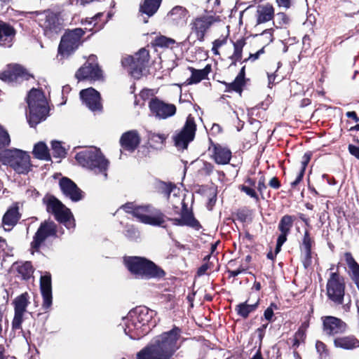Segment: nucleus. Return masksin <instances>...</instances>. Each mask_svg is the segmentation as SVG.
Here are the masks:
<instances>
[{"label": "nucleus", "instance_id": "nucleus-1", "mask_svg": "<svg viewBox=\"0 0 359 359\" xmlns=\"http://www.w3.org/2000/svg\"><path fill=\"white\" fill-rule=\"evenodd\" d=\"M154 311L146 306H138L129 311L125 322L124 332L131 339H140L148 332V323L151 320Z\"/></svg>", "mask_w": 359, "mask_h": 359}, {"label": "nucleus", "instance_id": "nucleus-2", "mask_svg": "<svg viewBox=\"0 0 359 359\" xmlns=\"http://www.w3.org/2000/svg\"><path fill=\"white\" fill-rule=\"evenodd\" d=\"M75 158L83 167L91 170L96 175H100L102 180L107 179L109 161L99 149L90 147L84 149L77 153Z\"/></svg>", "mask_w": 359, "mask_h": 359}, {"label": "nucleus", "instance_id": "nucleus-3", "mask_svg": "<svg viewBox=\"0 0 359 359\" xmlns=\"http://www.w3.org/2000/svg\"><path fill=\"white\" fill-rule=\"evenodd\" d=\"M27 119L30 126L34 127L46 119L48 112L47 100L41 90L32 88L27 96Z\"/></svg>", "mask_w": 359, "mask_h": 359}, {"label": "nucleus", "instance_id": "nucleus-4", "mask_svg": "<svg viewBox=\"0 0 359 359\" xmlns=\"http://www.w3.org/2000/svg\"><path fill=\"white\" fill-rule=\"evenodd\" d=\"M128 269L137 278L162 277L164 271L154 262L141 257H129L124 259Z\"/></svg>", "mask_w": 359, "mask_h": 359}, {"label": "nucleus", "instance_id": "nucleus-5", "mask_svg": "<svg viewBox=\"0 0 359 359\" xmlns=\"http://www.w3.org/2000/svg\"><path fill=\"white\" fill-rule=\"evenodd\" d=\"M0 163L9 165L18 174H27L31 170L29 155L17 149L0 152Z\"/></svg>", "mask_w": 359, "mask_h": 359}, {"label": "nucleus", "instance_id": "nucleus-6", "mask_svg": "<svg viewBox=\"0 0 359 359\" xmlns=\"http://www.w3.org/2000/svg\"><path fill=\"white\" fill-rule=\"evenodd\" d=\"M43 202L46 205L47 212L52 213L58 222L64 224L67 229L74 226V220L70 210L57 198L53 196H46Z\"/></svg>", "mask_w": 359, "mask_h": 359}, {"label": "nucleus", "instance_id": "nucleus-7", "mask_svg": "<svg viewBox=\"0 0 359 359\" xmlns=\"http://www.w3.org/2000/svg\"><path fill=\"white\" fill-rule=\"evenodd\" d=\"M181 330L174 327L171 330L156 337L153 341L170 359L180 347Z\"/></svg>", "mask_w": 359, "mask_h": 359}, {"label": "nucleus", "instance_id": "nucleus-8", "mask_svg": "<svg viewBox=\"0 0 359 359\" xmlns=\"http://www.w3.org/2000/svg\"><path fill=\"white\" fill-rule=\"evenodd\" d=\"M85 32L81 28L69 29L61 38L58 47V55L67 57L81 45Z\"/></svg>", "mask_w": 359, "mask_h": 359}, {"label": "nucleus", "instance_id": "nucleus-9", "mask_svg": "<svg viewBox=\"0 0 359 359\" xmlns=\"http://www.w3.org/2000/svg\"><path fill=\"white\" fill-rule=\"evenodd\" d=\"M149 60V51L141 48L133 56H127L122 60V65L128 68L130 74L135 79H140L146 69Z\"/></svg>", "mask_w": 359, "mask_h": 359}, {"label": "nucleus", "instance_id": "nucleus-10", "mask_svg": "<svg viewBox=\"0 0 359 359\" xmlns=\"http://www.w3.org/2000/svg\"><path fill=\"white\" fill-rule=\"evenodd\" d=\"M133 216L147 224L162 226L165 223L164 215L151 205L137 206Z\"/></svg>", "mask_w": 359, "mask_h": 359}, {"label": "nucleus", "instance_id": "nucleus-11", "mask_svg": "<svg viewBox=\"0 0 359 359\" xmlns=\"http://www.w3.org/2000/svg\"><path fill=\"white\" fill-rule=\"evenodd\" d=\"M327 295L329 299L336 304L343 303L345 294V283L342 277L337 273L333 272L327 280Z\"/></svg>", "mask_w": 359, "mask_h": 359}, {"label": "nucleus", "instance_id": "nucleus-12", "mask_svg": "<svg viewBox=\"0 0 359 359\" xmlns=\"http://www.w3.org/2000/svg\"><path fill=\"white\" fill-rule=\"evenodd\" d=\"M196 125L194 117L189 115L182 129L173 136L175 146L178 149H185L195 136Z\"/></svg>", "mask_w": 359, "mask_h": 359}, {"label": "nucleus", "instance_id": "nucleus-13", "mask_svg": "<svg viewBox=\"0 0 359 359\" xmlns=\"http://www.w3.org/2000/svg\"><path fill=\"white\" fill-rule=\"evenodd\" d=\"M215 22L212 15H203L194 18L189 24L190 36L194 34L197 40L203 41L206 32Z\"/></svg>", "mask_w": 359, "mask_h": 359}, {"label": "nucleus", "instance_id": "nucleus-14", "mask_svg": "<svg viewBox=\"0 0 359 359\" xmlns=\"http://www.w3.org/2000/svg\"><path fill=\"white\" fill-rule=\"evenodd\" d=\"M37 20L46 32L57 33L61 29V20L59 14L52 11L46 10L36 12Z\"/></svg>", "mask_w": 359, "mask_h": 359}, {"label": "nucleus", "instance_id": "nucleus-15", "mask_svg": "<svg viewBox=\"0 0 359 359\" xmlns=\"http://www.w3.org/2000/svg\"><path fill=\"white\" fill-rule=\"evenodd\" d=\"M14 306V317L12 321V328L14 330H20L23 322V316L29 304V297L27 292L18 296L13 302Z\"/></svg>", "mask_w": 359, "mask_h": 359}, {"label": "nucleus", "instance_id": "nucleus-16", "mask_svg": "<svg viewBox=\"0 0 359 359\" xmlns=\"http://www.w3.org/2000/svg\"><path fill=\"white\" fill-rule=\"evenodd\" d=\"M32 76L22 66L14 65L8 66L7 69L2 72L0 79L8 83H19L28 80Z\"/></svg>", "mask_w": 359, "mask_h": 359}, {"label": "nucleus", "instance_id": "nucleus-17", "mask_svg": "<svg viewBox=\"0 0 359 359\" xmlns=\"http://www.w3.org/2000/svg\"><path fill=\"white\" fill-rule=\"evenodd\" d=\"M149 107L151 113L159 119H166L174 116L177 110L175 104L166 103L158 98L151 99Z\"/></svg>", "mask_w": 359, "mask_h": 359}, {"label": "nucleus", "instance_id": "nucleus-18", "mask_svg": "<svg viewBox=\"0 0 359 359\" xmlns=\"http://www.w3.org/2000/svg\"><path fill=\"white\" fill-rule=\"evenodd\" d=\"M102 76V71L98 65L95 62L94 56H91L76 73V77L79 80L90 79L97 81L101 79Z\"/></svg>", "mask_w": 359, "mask_h": 359}, {"label": "nucleus", "instance_id": "nucleus-19", "mask_svg": "<svg viewBox=\"0 0 359 359\" xmlns=\"http://www.w3.org/2000/svg\"><path fill=\"white\" fill-rule=\"evenodd\" d=\"M56 234V226L53 222H44L37 230L31 243L32 248L38 250L46 239Z\"/></svg>", "mask_w": 359, "mask_h": 359}, {"label": "nucleus", "instance_id": "nucleus-20", "mask_svg": "<svg viewBox=\"0 0 359 359\" xmlns=\"http://www.w3.org/2000/svg\"><path fill=\"white\" fill-rule=\"evenodd\" d=\"M322 320L323 332L328 336L341 334L348 328L346 323L337 317L325 316Z\"/></svg>", "mask_w": 359, "mask_h": 359}, {"label": "nucleus", "instance_id": "nucleus-21", "mask_svg": "<svg viewBox=\"0 0 359 359\" xmlns=\"http://www.w3.org/2000/svg\"><path fill=\"white\" fill-rule=\"evenodd\" d=\"M83 103L92 111H100L102 109L101 97L98 91L93 88L83 89L80 92Z\"/></svg>", "mask_w": 359, "mask_h": 359}, {"label": "nucleus", "instance_id": "nucleus-22", "mask_svg": "<svg viewBox=\"0 0 359 359\" xmlns=\"http://www.w3.org/2000/svg\"><path fill=\"white\" fill-rule=\"evenodd\" d=\"M60 187L63 194L72 201L77 202L82 199V191L70 179L62 178L60 181Z\"/></svg>", "mask_w": 359, "mask_h": 359}, {"label": "nucleus", "instance_id": "nucleus-23", "mask_svg": "<svg viewBox=\"0 0 359 359\" xmlns=\"http://www.w3.org/2000/svg\"><path fill=\"white\" fill-rule=\"evenodd\" d=\"M40 290L43 297V308L49 309L52 305V285L51 276L50 273L46 272L40 278Z\"/></svg>", "mask_w": 359, "mask_h": 359}, {"label": "nucleus", "instance_id": "nucleus-24", "mask_svg": "<svg viewBox=\"0 0 359 359\" xmlns=\"http://www.w3.org/2000/svg\"><path fill=\"white\" fill-rule=\"evenodd\" d=\"M140 143V137L137 130H129L124 133L120 144L123 149L130 152L134 151Z\"/></svg>", "mask_w": 359, "mask_h": 359}, {"label": "nucleus", "instance_id": "nucleus-25", "mask_svg": "<svg viewBox=\"0 0 359 359\" xmlns=\"http://www.w3.org/2000/svg\"><path fill=\"white\" fill-rule=\"evenodd\" d=\"M161 1L162 0H144L140 7V20L144 23H147L148 18L157 12Z\"/></svg>", "mask_w": 359, "mask_h": 359}, {"label": "nucleus", "instance_id": "nucleus-26", "mask_svg": "<svg viewBox=\"0 0 359 359\" xmlns=\"http://www.w3.org/2000/svg\"><path fill=\"white\" fill-rule=\"evenodd\" d=\"M137 359H169L152 341L137 354Z\"/></svg>", "mask_w": 359, "mask_h": 359}, {"label": "nucleus", "instance_id": "nucleus-27", "mask_svg": "<svg viewBox=\"0 0 359 359\" xmlns=\"http://www.w3.org/2000/svg\"><path fill=\"white\" fill-rule=\"evenodd\" d=\"M274 17V8L269 3L259 5L257 7V24H262L271 20Z\"/></svg>", "mask_w": 359, "mask_h": 359}, {"label": "nucleus", "instance_id": "nucleus-28", "mask_svg": "<svg viewBox=\"0 0 359 359\" xmlns=\"http://www.w3.org/2000/svg\"><path fill=\"white\" fill-rule=\"evenodd\" d=\"M20 219L18 208L16 205L11 207L4 214L2 219L3 226L5 230H11Z\"/></svg>", "mask_w": 359, "mask_h": 359}, {"label": "nucleus", "instance_id": "nucleus-29", "mask_svg": "<svg viewBox=\"0 0 359 359\" xmlns=\"http://www.w3.org/2000/svg\"><path fill=\"white\" fill-rule=\"evenodd\" d=\"M334 346L346 350H351L359 347V340L354 335L337 337L334 339Z\"/></svg>", "mask_w": 359, "mask_h": 359}, {"label": "nucleus", "instance_id": "nucleus-30", "mask_svg": "<svg viewBox=\"0 0 359 359\" xmlns=\"http://www.w3.org/2000/svg\"><path fill=\"white\" fill-rule=\"evenodd\" d=\"M14 35L15 31L12 27L0 22V46H11Z\"/></svg>", "mask_w": 359, "mask_h": 359}, {"label": "nucleus", "instance_id": "nucleus-31", "mask_svg": "<svg viewBox=\"0 0 359 359\" xmlns=\"http://www.w3.org/2000/svg\"><path fill=\"white\" fill-rule=\"evenodd\" d=\"M188 11L180 6H175L168 14V19L177 25L184 23Z\"/></svg>", "mask_w": 359, "mask_h": 359}, {"label": "nucleus", "instance_id": "nucleus-32", "mask_svg": "<svg viewBox=\"0 0 359 359\" xmlns=\"http://www.w3.org/2000/svg\"><path fill=\"white\" fill-rule=\"evenodd\" d=\"M213 158L217 164H228L231 158V151L226 147L217 145L214 147Z\"/></svg>", "mask_w": 359, "mask_h": 359}, {"label": "nucleus", "instance_id": "nucleus-33", "mask_svg": "<svg viewBox=\"0 0 359 359\" xmlns=\"http://www.w3.org/2000/svg\"><path fill=\"white\" fill-rule=\"evenodd\" d=\"M346 264L351 271V278L359 290V265L350 252L344 254Z\"/></svg>", "mask_w": 359, "mask_h": 359}, {"label": "nucleus", "instance_id": "nucleus-34", "mask_svg": "<svg viewBox=\"0 0 359 359\" xmlns=\"http://www.w3.org/2000/svg\"><path fill=\"white\" fill-rule=\"evenodd\" d=\"M245 83L244 81V70L243 68L241 71V72L236 77L234 81L231 83H225L226 85V91L231 92L235 91L238 93L240 95L242 92L243 86Z\"/></svg>", "mask_w": 359, "mask_h": 359}, {"label": "nucleus", "instance_id": "nucleus-35", "mask_svg": "<svg viewBox=\"0 0 359 359\" xmlns=\"http://www.w3.org/2000/svg\"><path fill=\"white\" fill-rule=\"evenodd\" d=\"M189 69L191 72V76L187 79L188 84L198 83L203 79H205L209 74L208 67L203 69H196L194 67H189Z\"/></svg>", "mask_w": 359, "mask_h": 359}, {"label": "nucleus", "instance_id": "nucleus-36", "mask_svg": "<svg viewBox=\"0 0 359 359\" xmlns=\"http://www.w3.org/2000/svg\"><path fill=\"white\" fill-rule=\"evenodd\" d=\"M34 156L39 159L50 161V155L46 144L43 142L36 143L33 149Z\"/></svg>", "mask_w": 359, "mask_h": 359}, {"label": "nucleus", "instance_id": "nucleus-37", "mask_svg": "<svg viewBox=\"0 0 359 359\" xmlns=\"http://www.w3.org/2000/svg\"><path fill=\"white\" fill-rule=\"evenodd\" d=\"M17 271L22 279L27 280L32 277L34 269L31 262H25L18 264Z\"/></svg>", "mask_w": 359, "mask_h": 359}, {"label": "nucleus", "instance_id": "nucleus-38", "mask_svg": "<svg viewBox=\"0 0 359 359\" xmlns=\"http://www.w3.org/2000/svg\"><path fill=\"white\" fill-rule=\"evenodd\" d=\"M259 304V301L252 304H249L246 302L241 303L236 306V311L238 314L243 318H247L250 313L255 311Z\"/></svg>", "mask_w": 359, "mask_h": 359}, {"label": "nucleus", "instance_id": "nucleus-39", "mask_svg": "<svg viewBox=\"0 0 359 359\" xmlns=\"http://www.w3.org/2000/svg\"><path fill=\"white\" fill-rule=\"evenodd\" d=\"M245 43L243 39L237 40L233 43L234 52L233 54L230 57L231 60V65H236L237 61H239L242 58V51Z\"/></svg>", "mask_w": 359, "mask_h": 359}, {"label": "nucleus", "instance_id": "nucleus-40", "mask_svg": "<svg viewBox=\"0 0 359 359\" xmlns=\"http://www.w3.org/2000/svg\"><path fill=\"white\" fill-rule=\"evenodd\" d=\"M294 221V217L291 215H284L278 224V229L281 233H289L291 228L293 226V222Z\"/></svg>", "mask_w": 359, "mask_h": 359}, {"label": "nucleus", "instance_id": "nucleus-41", "mask_svg": "<svg viewBox=\"0 0 359 359\" xmlns=\"http://www.w3.org/2000/svg\"><path fill=\"white\" fill-rule=\"evenodd\" d=\"M174 224L181 226L187 225L192 227H196L198 226V222L191 214L186 212L182 215L181 218L175 219Z\"/></svg>", "mask_w": 359, "mask_h": 359}, {"label": "nucleus", "instance_id": "nucleus-42", "mask_svg": "<svg viewBox=\"0 0 359 359\" xmlns=\"http://www.w3.org/2000/svg\"><path fill=\"white\" fill-rule=\"evenodd\" d=\"M51 147L53 154L56 158H64L66 155L65 149L62 146V142L59 141H52Z\"/></svg>", "mask_w": 359, "mask_h": 359}, {"label": "nucleus", "instance_id": "nucleus-43", "mask_svg": "<svg viewBox=\"0 0 359 359\" xmlns=\"http://www.w3.org/2000/svg\"><path fill=\"white\" fill-rule=\"evenodd\" d=\"M162 189L165 196L167 197L168 200H170L172 193H173V197L177 198V193L176 191L179 192V190L177 189L174 184H163Z\"/></svg>", "mask_w": 359, "mask_h": 359}, {"label": "nucleus", "instance_id": "nucleus-44", "mask_svg": "<svg viewBox=\"0 0 359 359\" xmlns=\"http://www.w3.org/2000/svg\"><path fill=\"white\" fill-rule=\"evenodd\" d=\"M166 138L167 135L164 134L155 133L151 132H149L148 133L149 140L154 143L163 144L164 142H165Z\"/></svg>", "mask_w": 359, "mask_h": 359}, {"label": "nucleus", "instance_id": "nucleus-45", "mask_svg": "<svg viewBox=\"0 0 359 359\" xmlns=\"http://www.w3.org/2000/svg\"><path fill=\"white\" fill-rule=\"evenodd\" d=\"M316 351L319 353L321 359L326 358L328 355V350L326 345L321 341H317L316 343Z\"/></svg>", "mask_w": 359, "mask_h": 359}, {"label": "nucleus", "instance_id": "nucleus-46", "mask_svg": "<svg viewBox=\"0 0 359 359\" xmlns=\"http://www.w3.org/2000/svg\"><path fill=\"white\" fill-rule=\"evenodd\" d=\"M10 142L8 133L0 126V149L7 147Z\"/></svg>", "mask_w": 359, "mask_h": 359}, {"label": "nucleus", "instance_id": "nucleus-47", "mask_svg": "<svg viewBox=\"0 0 359 359\" xmlns=\"http://www.w3.org/2000/svg\"><path fill=\"white\" fill-rule=\"evenodd\" d=\"M12 249L8 245L6 240L0 237V256L9 255Z\"/></svg>", "mask_w": 359, "mask_h": 359}, {"label": "nucleus", "instance_id": "nucleus-48", "mask_svg": "<svg viewBox=\"0 0 359 359\" xmlns=\"http://www.w3.org/2000/svg\"><path fill=\"white\" fill-rule=\"evenodd\" d=\"M306 334L304 331L302 330H299L294 334V337L293 339L292 347L294 348H297L300 344V341H304L305 339Z\"/></svg>", "mask_w": 359, "mask_h": 359}, {"label": "nucleus", "instance_id": "nucleus-49", "mask_svg": "<svg viewBox=\"0 0 359 359\" xmlns=\"http://www.w3.org/2000/svg\"><path fill=\"white\" fill-rule=\"evenodd\" d=\"M174 43H175V40L170 39V38H167L163 36L157 38L156 40V44L157 46H161V47H163V46L168 47L170 45H172Z\"/></svg>", "mask_w": 359, "mask_h": 359}, {"label": "nucleus", "instance_id": "nucleus-50", "mask_svg": "<svg viewBox=\"0 0 359 359\" xmlns=\"http://www.w3.org/2000/svg\"><path fill=\"white\" fill-rule=\"evenodd\" d=\"M313 240L307 230L304 231V238L302 241L303 250H311Z\"/></svg>", "mask_w": 359, "mask_h": 359}, {"label": "nucleus", "instance_id": "nucleus-51", "mask_svg": "<svg viewBox=\"0 0 359 359\" xmlns=\"http://www.w3.org/2000/svg\"><path fill=\"white\" fill-rule=\"evenodd\" d=\"M304 257L302 259L303 265L305 269L311 264V250H303Z\"/></svg>", "mask_w": 359, "mask_h": 359}, {"label": "nucleus", "instance_id": "nucleus-52", "mask_svg": "<svg viewBox=\"0 0 359 359\" xmlns=\"http://www.w3.org/2000/svg\"><path fill=\"white\" fill-rule=\"evenodd\" d=\"M276 21L279 24V25L282 26L284 25H287L289 23V18L284 13H278L276 15Z\"/></svg>", "mask_w": 359, "mask_h": 359}, {"label": "nucleus", "instance_id": "nucleus-53", "mask_svg": "<svg viewBox=\"0 0 359 359\" xmlns=\"http://www.w3.org/2000/svg\"><path fill=\"white\" fill-rule=\"evenodd\" d=\"M261 37L264 38L266 39V42L269 43L273 41V29H266L261 34Z\"/></svg>", "mask_w": 359, "mask_h": 359}, {"label": "nucleus", "instance_id": "nucleus-54", "mask_svg": "<svg viewBox=\"0 0 359 359\" xmlns=\"http://www.w3.org/2000/svg\"><path fill=\"white\" fill-rule=\"evenodd\" d=\"M241 189L243 191H244L247 195L250 196L251 198H253L256 199L257 201L258 200L257 194L253 189L250 188L246 186H243Z\"/></svg>", "mask_w": 359, "mask_h": 359}, {"label": "nucleus", "instance_id": "nucleus-55", "mask_svg": "<svg viewBox=\"0 0 359 359\" xmlns=\"http://www.w3.org/2000/svg\"><path fill=\"white\" fill-rule=\"evenodd\" d=\"M137 206H135L133 203H128L123 205L121 208H123L126 212L131 213L134 215V210Z\"/></svg>", "mask_w": 359, "mask_h": 359}, {"label": "nucleus", "instance_id": "nucleus-56", "mask_svg": "<svg viewBox=\"0 0 359 359\" xmlns=\"http://www.w3.org/2000/svg\"><path fill=\"white\" fill-rule=\"evenodd\" d=\"M348 151L350 154L359 159V147L353 144L348 145Z\"/></svg>", "mask_w": 359, "mask_h": 359}, {"label": "nucleus", "instance_id": "nucleus-57", "mask_svg": "<svg viewBox=\"0 0 359 359\" xmlns=\"http://www.w3.org/2000/svg\"><path fill=\"white\" fill-rule=\"evenodd\" d=\"M266 189V186L265 184V179L264 177H261L258 182L257 189L261 194H262Z\"/></svg>", "mask_w": 359, "mask_h": 359}, {"label": "nucleus", "instance_id": "nucleus-58", "mask_svg": "<svg viewBox=\"0 0 359 359\" xmlns=\"http://www.w3.org/2000/svg\"><path fill=\"white\" fill-rule=\"evenodd\" d=\"M277 4L280 7H283L285 9H288L291 6V0H276Z\"/></svg>", "mask_w": 359, "mask_h": 359}, {"label": "nucleus", "instance_id": "nucleus-59", "mask_svg": "<svg viewBox=\"0 0 359 359\" xmlns=\"http://www.w3.org/2000/svg\"><path fill=\"white\" fill-rule=\"evenodd\" d=\"M304 175V170H299L298 175H297L296 179L291 182L292 187H296L302 180L303 176Z\"/></svg>", "mask_w": 359, "mask_h": 359}, {"label": "nucleus", "instance_id": "nucleus-60", "mask_svg": "<svg viewBox=\"0 0 359 359\" xmlns=\"http://www.w3.org/2000/svg\"><path fill=\"white\" fill-rule=\"evenodd\" d=\"M269 186L275 189H278L280 187V184L277 177H274L271 179L269 183Z\"/></svg>", "mask_w": 359, "mask_h": 359}, {"label": "nucleus", "instance_id": "nucleus-61", "mask_svg": "<svg viewBox=\"0 0 359 359\" xmlns=\"http://www.w3.org/2000/svg\"><path fill=\"white\" fill-rule=\"evenodd\" d=\"M288 235V233H281L280 232V234L279 235L278 239H277V244L279 246H282L283 244L287 240V236Z\"/></svg>", "mask_w": 359, "mask_h": 359}, {"label": "nucleus", "instance_id": "nucleus-62", "mask_svg": "<svg viewBox=\"0 0 359 359\" xmlns=\"http://www.w3.org/2000/svg\"><path fill=\"white\" fill-rule=\"evenodd\" d=\"M264 316V318H266V320H271V318L273 316V311L271 306L267 308L265 310Z\"/></svg>", "mask_w": 359, "mask_h": 359}, {"label": "nucleus", "instance_id": "nucleus-63", "mask_svg": "<svg viewBox=\"0 0 359 359\" xmlns=\"http://www.w3.org/2000/svg\"><path fill=\"white\" fill-rule=\"evenodd\" d=\"M213 169H214V166L211 163H204L203 170L207 175H210L213 171Z\"/></svg>", "mask_w": 359, "mask_h": 359}, {"label": "nucleus", "instance_id": "nucleus-64", "mask_svg": "<svg viewBox=\"0 0 359 359\" xmlns=\"http://www.w3.org/2000/svg\"><path fill=\"white\" fill-rule=\"evenodd\" d=\"M226 42V39L225 38L224 39H217L215 40L212 43V45L215 46V48H220L222 46L225 44Z\"/></svg>", "mask_w": 359, "mask_h": 359}]
</instances>
